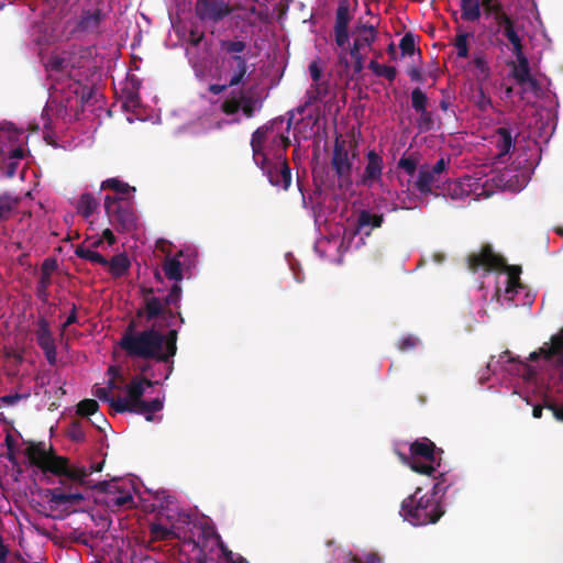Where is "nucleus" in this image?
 <instances>
[{
    "mask_svg": "<svg viewBox=\"0 0 563 563\" xmlns=\"http://www.w3.org/2000/svg\"><path fill=\"white\" fill-rule=\"evenodd\" d=\"M156 384H158V382H154L143 376L133 377L126 385L128 398L119 397L118 401H115L117 413H134L139 406L144 401L143 396L145 394V388L153 387Z\"/></svg>",
    "mask_w": 563,
    "mask_h": 563,
    "instance_id": "nucleus-10",
    "label": "nucleus"
},
{
    "mask_svg": "<svg viewBox=\"0 0 563 563\" xmlns=\"http://www.w3.org/2000/svg\"><path fill=\"white\" fill-rule=\"evenodd\" d=\"M16 167H18V162L13 161V159H9V162L5 164V170L3 172V174L7 177L12 178L15 175Z\"/></svg>",
    "mask_w": 563,
    "mask_h": 563,
    "instance_id": "nucleus-63",
    "label": "nucleus"
},
{
    "mask_svg": "<svg viewBox=\"0 0 563 563\" xmlns=\"http://www.w3.org/2000/svg\"><path fill=\"white\" fill-rule=\"evenodd\" d=\"M107 266L112 277L120 278L129 272L131 262L125 253H120L112 256Z\"/></svg>",
    "mask_w": 563,
    "mask_h": 563,
    "instance_id": "nucleus-31",
    "label": "nucleus"
},
{
    "mask_svg": "<svg viewBox=\"0 0 563 563\" xmlns=\"http://www.w3.org/2000/svg\"><path fill=\"white\" fill-rule=\"evenodd\" d=\"M517 57V60L519 63L518 67L514 70V77L516 81L523 86L526 85L527 80H530V69H529V63L527 57L525 56L523 52H521V55H515Z\"/></svg>",
    "mask_w": 563,
    "mask_h": 563,
    "instance_id": "nucleus-38",
    "label": "nucleus"
},
{
    "mask_svg": "<svg viewBox=\"0 0 563 563\" xmlns=\"http://www.w3.org/2000/svg\"><path fill=\"white\" fill-rule=\"evenodd\" d=\"M30 464L40 468L43 473H52L60 477L59 483L65 484L64 477L80 485L88 486L86 479L93 472H100L104 462L92 464L89 468L85 466L70 465L69 459L56 455L52 445L46 446L45 442H31L24 451Z\"/></svg>",
    "mask_w": 563,
    "mask_h": 563,
    "instance_id": "nucleus-2",
    "label": "nucleus"
},
{
    "mask_svg": "<svg viewBox=\"0 0 563 563\" xmlns=\"http://www.w3.org/2000/svg\"><path fill=\"white\" fill-rule=\"evenodd\" d=\"M45 497L48 499L49 503L56 506L77 505L85 499L81 493H65L60 487L46 489Z\"/></svg>",
    "mask_w": 563,
    "mask_h": 563,
    "instance_id": "nucleus-24",
    "label": "nucleus"
},
{
    "mask_svg": "<svg viewBox=\"0 0 563 563\" xmlns=\"http://www.w3.org/2000/svg\"><path fill=\"white\" fill-rule=\"evenodd\" d=\"M229 87H231L229 81L223 85L211 84L208 87V91L211 92L212 95H220V93L224 92Z\"/></svg>",
    "mask_w": 563,
    "mask_h": 563,
    "instance_id": "nucleus-62",
    "label": "nucleus"
},
{
    "mask_svg": "<svg viewBox=\"0 0 563 563\" xmlns=\"http://www.w3.org/2000/svg\"><path fill=\"white\" fill-rule=\"evenodd\" d=\"M222 66L230 74V86L244 85L245 77L250 74V65L245 56H232L222 59Z\"/></svg>",
    "mask_w": 563,
    "mask_h": 563,
    "instance_id": "nucleus-16",
    "label": "nucleus"
},
{
    "mask_svg": "<svg viewBox=\"0 0 563 563\" xmlns=\"http://www.w3.org/2000/svg\"><path fill=\"white\" fill-rule=\"evenodd\" d=\"M443 176L433 174L428 165H422L418 170V177L415 181V188L423 196L434 194L444 195V188L441 187Z\"/></svg>",
    "mask_w": 563,
    "mask_h": 563,
    "instance_id": "nucleus-15",
    "label": "nucleus"
},
{
    "mask_svg": "<svg viewBox=\"0 0 563 563\" xmlns=\"http://www.w3.org/2000/svg\"><path fill=\"white\" fill-rule=\"evenodd\" d=\"M493 143L497 148V157L507 155L514 147V137L509 128L500 126L493 134Z\"/></svg>",
    "mask_w": 563,
    "mask_h": 563,
    "instance_id": "nucleus-25",
    "label": "nucleus"
},
{
    "mask_svg": "<svg viewBox=\"0 0 563 563\" xmlns=\"http://www.w3.org/2000/svg\"><path fill=\"white\" fill-rule=\"evenodd\" d=\"M481 0H461V19L468 22H475L481 18Z\"/></svg>",
    "mask_w": 563,
    "mask_h": 563,
    "instance_id": "nucleus-34",
    "label": "nucleus"
},
{
    "mask_svg": "<svg viewBox=\"0 0 563 563\" xmlns=\"http://www.w3.org/2000/svg\"><path fill=\"white\" fill-rule=\"evenodd\" d=\"M444 479L437 482L430 493L421 495L422 488L418 487L415 493L401 503L400 515L413 526H426L435 523L444 515L445 510L437 497L444 494L449 487L442 486Z\"/></svg>",
    "mask_w": 563,
    "mask_h": 563,
    "instance_id": "nucleus-3",
    "label": "nucleus"
},
{
    "mask_svg": "<svg viewBox=\"0 0 563 563\" xmlns=\"http://www.w3.org/2000/svg\"><path fill=\"white\" fill-rule=\"evenodd\" d=\"M272 128L273 122L257 128L252 133L251 147L253 152V161L256 164V166H264L266 163L267 156L264 153V144L266 142L269 131H272Z\"/></svg>",
    "mask_w": 563,
    "mask_h": 563,
    "instance_id": "nucleus-19",
    "label": "nucleus"
},
{
    "mask_svg": "<svg viewBox=\"0 0 563 563\" xmlns=\"http://www.w3.org/2000/svg\"><path fill=\"white\" fill-rule=\"evenodd\" d=\"M164 401L161 398H154L150 401H143L139 408L134 411L136 415H142L147 421L154 420V412H158L163 409Z\"/></svg>",
    "mask_w": 563,
    "mask_h": 563,
    "instance_id": "nucleus-36",
    "label": "nucleus"
},
{
    "mask_svg": "<svg viewBox=\"0 0 563 563\" xmlns=\"http://www.w3.org/2000/svg\"><path fill=\"white\" fill-rule=\"evenodd\" d=\"M106 13L102 9L84 10L78 21V29L85 33H98Z\"/></svg>",
    "mask_w": 563,
    "mask_h": 563,
    "instance_id": "nucleus-22",
    "label": "nucleus"
},
{
    "mask_svg": "<svg viewBox=\"0 0 563 563\" xmlns=\"http://www.w3.org/2000/svg\"><path fill=\"white\" fill-rule=\"evenodd\" d=\"M141 292L143 297L144 310H137V317H142L144 313L147 321L155 320L159 317L164 319L175 318V312L172 307L175 309L180 307V299L183 294L180 285L175 283L164 298L154 296L153 288L143 287Z\"/></svg>",
    "mask_w": 563,
    "mask_h": 563,
    "instance_id": "nucleus-5",
    "label": "nucleus"
},
{
    "mask_svg": "<svg viewBox=\"0 0 563 563\" xmlns=\"http://www.w3.org/2000/svg\"><path fill=\"white\" fill-rule=\"evenodd\" d=\"M246 42L242 40H221L220 48L229 55L232 56H243L242 53L246 49Z\"/></svg>",
    "mask_w": 563,
    "mask_h": 563,
    "instance_id": "nucleus-39",
    "label": "nucleus"
},
{
    "mask_svg": "<svg viewBox=\"0 0 563 563\" xmlns=\"http://www.w3.org/2000/svg\"><path fill=\"white\" fill-rule=\"evenodd\" d=\"M194 11L201 23L214 26L228 18L233 8L228 0H196Z\"/></svg>",
    "mask_w": 563,
    "mask_h": 563,
    "instance_id": "nucleus-9",
    "label": "nucleus"
},
{
    "mask_svg": "<svg viewBox=\"0 0 563 563\" xmlns=\"http://www.w3.org/2000/svg\"><path fill=\"white\" fill-rule=\"evenodd\" d=\"M468 33H460L455 37L454 46L460 58H466L468 56Z\"/></svg>",
    "mask_w": 563,
    "mask_h": 563,
    "instance_id": "nucleus-47",
    "label": "nucleus"
},
{
    "mask_svg": "<svg viewBox=\"0 0 563 563\" xmlns=\"http://www.w3.org/2000/svg\"><path fill=\"white\" fill-rule=\"evenodd\" d=\"M24 157V150L22 147H14L10 146V148L7 152L5 158L8 159H21Z\"/></svg>",
    "mask_w": 563,
    "mask_h": 563,
    "instance_id": "nucleus-60",
    "label": "nucleus"
},
{
    "mask_svg": "<svg viewBox=\"0 0 563 563\" xmlns=\"http://www.w3.org/2000/svg\"><path fill=\"white\" fill-rule=\"evenodd\" d=\"M448 183V192L449 195L455 199L459 197L460 192L462 190L461 186L456 184L455 181H446Z\"/></svg>",
    "mask_w": 563,
    "mask_h": 563,
    "instance_id": "nucleus-64",
    "label": "nucleus"
},
{
    "mask_svg": "<svg viewBox=\"0 0 563 563\" xmlns=\"http://www.w3.org/2000/svg\"><path fill=\"white\" fill-rule=\"evenodd\" d=\"M496 24L497 32L503 33V35L511 44L514 55H521V52H523V44L521 37L518 34L516 21L507 13L500 15V19L496 22Z\"/></svg>",
    "mask_w": 563,
    "mask_h": 563,
    "instance_id": "nucleus-18",
    "label": "nucleus"
},
{
    "mask_svg": "<svg viewBox=\"0 0 563 563\" xmlns=\"http://www.w3.org/2000/svg\"><path fill=\"white\" fill-rule=\"evenodd\" d=\"M417 113L419 114L417 120L418 128L421 131H430L434 125L432 112L427 109Z\"/></svg>",
    "mask_w": 563,
    "mask_h": 563,
    "instance_id": "nucleus-49",
    "label": "nucleus"
},
{
    "mask_svg": "<svg viewBox=\"0 0 563 563\" xmlns=\"http://www.w3.org/2000/svg\"><path fill=\"white\" fill-rule=\"evenodd\" d=\"M262 103L254 97L245 93L243 90H232L230 96L221 103L220 109L227 115L236 114L242 110L246 118H253L256 108Z\"/></svg>",
    "mask_w": 563,
    "mask_h": 563,
    "instance_id": "nucleus-11",
    "label": "nucleus"
},
{
    "mask_svg": "<svg viewBox=\"0 0 563 563\" xmlns=\"http://www.w3.org/2000/svg\"><path fill=\"white\" fill-rule=\"evenodd\" d=\"M450 164V158L441 157L437 161V163L430 167L432 169L433 174H438L439 176H442L443 173L446 170L448 166Z\"/></svg>",
    "mask_w": 563,
    "mask_h": 563,
    "instance_id": "nucleus-58",
    "label": "nucleus"
},
{
    "mask_svg": "<svg viewBox=\"0 0 563 563\" xmlns=\"http://www.w3.org/2000/svg\"><path fill=\"white\" fill-rule=\"evenodd\" d=\"M99 202L90 192H85L80 196L77 205V211L85 219H88L92 216V213L98 208Z\"/></svg>",
    "mask_w": 563,
    "mask_h": 563,
    "instance_id": "nucleus-35",
    "label": "nucleus"
},
{
    "mask_svg": "<svg viewBox=\"0 0 563 563\" xmlns=\"http://www.w3.org/2000/svg\"><path fill=\"white\" fill-rule=\"evenodd\" d=\"M428 101L429 99L421 88L417 87L411 91V107L416 112L427 110Z\"/></svg>",
    "mask_w": 563,
    "mask_h": 563,
    "instance_id": "nucleus-44",
    "label": "nucleus"
},
{
    "mask_svg": "<svg viewBox=\"0 0 563 563\" xmlns=\"http://www.w3.org/2000/svg\"><path fill=\"white\" fill-rule=\"evenodd\" d=\"M368 68L378 77H385L389 81H394L397 76V69L394 66L380 65L376 60H371Z\"/></svg>",
    "mask_w": 563,
    "mask_h": 563,
    "instance_id": "nucleus-40",
    "label": "nucleus"
},
{
    "mask_svg": "<svg viewBox=\"0 0 563 563\" xmlns=\"http://www.w3.org/2000/svg\"><path fill=\"white\" fill-rule=\"evenodd\" d=\"M77 306L75 303L71 305L70 313L68 314L66 321L62 325V330H66L69 325L77 322Z\"/></svg>",
    "mask_w": 563,
    "mask_h": 563,
    "instance_id": "nucleus-59",
    "label": "nucleus"
},
{
    "mask_svg": "<svg viewBox=\"0 0 563 563\" xmlns=\"http://www.w3.org/2000/svg\"><path fill=\"white\" fill-rule=\"evenodd\" d=\"M399 48L401 51L402 56H411L418 51L421 54L420 49H416V38L411 32L405 33L399 42Z\"/></svg>",
    "mask_w": 563,
    "mask_h": 563,
    "instance_id": "nucleus-43",
    "label": "nucleus"
},
{
    "mask_svg": "<svg viewBox=\"0 0 563 563\" xmlns=\"http://www.w3.org/2000/svg\"><path fill=\"white\" fill-rule=\"evenodd\" d=\"M521 283H520V278H514V279H510V277L507 278V286H506V292L507 294H512V292H517L518 291V288H521Z\"/></svg>",
    "mask_w": 563,
    "mask_h": 563,
    "instance_id": "nucleus-61",
    "label": "nucleus"
},
{
    "mask_svg": "<svg viewBox=\"0 0 563 563\" xmlns=\"http://www.w3.org/2000/svg\"><path fill=\"white\" fill-rule=\"evenodd\" d=\"M57 268L55 258H45L41 266V276L52 277V273Z\"/></svg>",
    "mask_w": 563,
    "mask_h": 563,
    "instance_id": "nucleus-56",
    "label": "nucleus"
},
{
    "mask_svg": "<svg viewBox=\"0 0 563 563\" xmlns=\"http://www.w3.org/2000/svg\"><path fill=\"white\" fill-rule=\"evenodd\" d=\"M36 342L43 352H47L54 347L55 341L49 328V323L45 318H40L37 321V329L35 331Z\"/></svg>",
    "mask_w": 563,
    "mask_h": 563,
    "instance_id": "nucleus-27",
    "label": "nucleus"
},
{
    "mask_svg": "<svg viewBox=\"0 0 563 563\" xmlns=\"http://www.w3.org/2000/svg\"><path fill=\"white\" fill-rule=\"evenodd\" d=\"M75 254L79 258L89 261L93 264H98L101 266L108 265V260L104 256H102L100 253H98L82 244L77 245V247L75 249Z\"/></svg>",
    "mask_w": 563,
    "mask_h": 563,
    "instance_id": "nucleus-37",
    "label": "nucleus"
},
{
    "mask_svg": "<svg viewBox=\"0 0 563 563\" xmlns=\"http://www.w3.org/2000/svg\"><path fill=\"white\" fill-rule=\"evenodd\" d=\"M355 33H356V36L353 41V45H355V49L357 47H360L362 49L366 46L371 47L372 44L378 37V31L375 26L368 25L365 23H361V22L355 26Z\"/></svg>",
    "mask_w": 563,
    "mask_h": 563,
    "instance_id": "nucleus-26",
    "label": "nucleus"
},
{
    "mask_svg": "<svg viewBox=\"0 0 563 563\" xmlns=\"http://www.w3.org/2000/svg\"><path fill=\"white\" fill-rule=\"evenodd\" d=\"M540 356H543L547 361L561 368L563 367V336H553L551 343H545L539 351H534L530 354V361H537Z\"/></svg>",
    "mask_w": 563,
    "mask_h": 563,
    "instance_id": "nucleus-17",
    "label": "nucleus"
},
{
    "mask_svg": "<svg viewBox=\"0 0 563 563\" xmlns=\"http://www.w3.org/2000/svg\"><path fill=\"white\" fill-rule=\"evenodd\" d=\"M93 488L100 493L107 494L106 505L111 510H119L122 507L133 506V496L129 490L121 489L117 484L103 481L97 483Z\"/></svg>",
    "mask_w": 563,
    "mask_h": 563,
    "instance_id": "nucleus-12",
    "label": "nucleus"
},
{
    "mask_svg": "<svg viewBox=\"0 0 563 563\" xmlns=\"http://www.w3.org/2000/svg\"><path fill=\"white\" fill-rule=\"evenodd\" d=\"M18 137V130L11 123H0V163L5 159L8 150Z\"/></svg>",
    "mask_w": 563,
    "mask_h": 563,
    "instance_id": "nucleus-28",
    "label": "nucleus"
},
{
    "mask_svg": "<svg viewBox=\"0 0 563 563\" xmlns=\"http://www.w3.org/2000/svg\"><path fill=\"white\" fill-rule=\"evenodd\" d=\"M68 437L75 442H82L86 439L85 427L80 421H74L68 429Z\"/></svg>",
    "mask_w": 563,
    "mask_h": 563,
    "instance_id": "nucleus-48",
    "label": "nucleus"
},
{
    "mask_svg": "<svg viewBox=\"0 0 563 563\" xmlns=\"http://www.w3.org/2000/svg\"><path fill=\"white\" fill-rule=\"evenodd\" d=\"M419 343H420L419 338H417L412 334H409L399 340L398 349L401 352H407V351H410V350H413L415 347H417Z\"/></svg>",
    "mask_w": 563,
    "mask_h": 563,
    "instance_id": "nucleus-53",
    "label": "nucleus"
},
{
    "mask_svg": "<svg viewBox=\"0 0 563 563\" xmlns=\"http://www.w3.org/2000/svg\"><path fill=\"white\" fill-rule=\"evenodd\" d=\"M396 453L400 461L408 465L413 472L433 478L441 477L444 479V474L438 471L443 450L437 448L430 439L420 438L413 441L409 446L408 455L399 451H396Z\"/></svg>",
    "mask_w": 563,
    "mask_h": 563,
    "instance_id": "nucleus-4",
    "label": "nucleus"
},
{
    "mask_svg": "<svg viewBox=\"0 0 563 563\" xmlns=\"http://www.w3.org/2000/svg\"><path fill=\"white\" fill-rule=\"evenodd\" d=\"M309 74L311 76L312 82H323L322 80V67L320 66L319 59L312 60L309 64Z\"/></svg>",
    "mask_w": 563,
    "mask_h": 563,
    "instance_id": "nucleus-55",
    "label": "nucleus"
},
{
    "mask_svg": "<svg viewBox=\"0 0 563 563\" xmlns=\"http://www.w3.org/2000/svg\"><path fill=\"white\" fill-rule=\"evenodd\" d=\"M104 211L109 223L118 232L130 233L137 229L139 218L132 201H119L107 195L104 197Z\"/></svg>",
    "mask_w": 563,
    "mask_h": 563,
    "instance_id": "nucleus-7",
    "label": "nucleus"
},
{
    "mask_svg": "<svg viewBox=\"0 0 563 563\" xmlns=\"http://www.w3.org/2000/svg\"><path fill=\"white\" fill-rule=\"evenodd\" d=\"M417 165L418 161L412 156H402L397 164L398 168L402 169L409 176L415 175Z\"/></svg>",
    "mask_w": 563,
    "mask_h": 563,
    "instance_id": "nucleus-50",
    "label": "nucleus"
},
{
    "mask_svg": "<svg viewBox=\"0 0 563 563\" xmlns=\"http://www.w3.org/2000/svg\"><path fill=\"white\" fill-rule=\"evenodd\" d=\"M20 205V198L9 192L0 195V223L10 220Z\"/></svg>",
    "mask_w": 563,
    "mask_h": 563,
    "instance_id": "nucleus-30",
    "label": "nucleus"
},
{
    "mask_svg": "<svg viewBox=\"0 0 563 563\" xmlns=\"http://www.w3.org/2000/svg\"><path fill=\"white\" fill-rule=\"evenodd\" d=\"M481 3L484 9L485 15H492L495 22H497L500 19V15L507 14L504 10V5L501 2H497L494 0H481Z\"/></svg>",
    "mask_w": 563,
    "mask_h": 563,
    "instance_id": "nucleus-41",
    "label": "nucleus"
},
{
    "mask_svg": "<svg viewBox=\"0 0 563 563\" xmlns=\"http://www.w3.org/2000/svg\"><path fill=\"white\" fill-rule=\"evenodd\" d=\"M99 410V404L95 399H84L77 405V415L89 418L97 413ZM90 421V419H88Z\"/></svg>",
    "mask_w": 563,
    "mask_h": 563,
    "instance_id": "nucleus-45",
    "label": "nucleus"
},
{
    "mask_svg": "<svg viewBox=\"0 0 563 563\" xmlns=\"http://www.w3.org/2000/svg\"><path fill=\"white\" fill-rule=\"evenodd\" d=\"M352 19L353 14L351 13L349 0H339L335 10L333 32L335 44L341 48H345L349 44V25Z\"/></svg>",
    "mask_w": 563,
    "mask_h": 563,
    "instance_id": "nucleus-13",
    "label": "nucleus"
},
{
    "mask_svg": "<svg viewBox=\"0 0 563 563\" xmlns=\"http://www.w3.org/2000/svg\"><path fill=\"white\" fill-rule=\"evenodd\" d=\"M384 223V214L362 209L357 213L356 232L369 235L373 230L378 229Z\"/></svg>",
    "mask_w": 563,
    "mask_h": 563,
    "instance_id": "nucleus-21",
    "label": "nucleus"
},
{
    "mask_svg": "<svg viewBox=\"0 0 563 563\" xmlns=\"http://www.w3.org/2000/svg\"><path fill=\"white\" fill-rule=\"evenodd\" d=\"M179 256H183L181 251L174 257L167 256L162 265L165 276L170 280L179 282L183 279V268Z\"/></svg>",
    "mask_w": 563,
    "mask_h": 563,
    "instance_id": "nucleus-32",
    "label": "nucleus"
},
{
    "mask_svg": "<svg viewBox=\"0 0 563 563\" xmlns=\"http://www.w3.org/2000/svg\"><path fill=\"white\" fill-rule=\"evenodd\" d=\"M263 173L267 176L271 185L275 187H280L284 190H287L291 184V169L282 155L279 156V162L272 163L268 158L264 166H258Z\"/></svg>",
    "mask_w": 563,
    "mask_h": 563,
    "instance_id": "nucleus-14",
    "label": "nucleus"
},
{
    "mask_svg": "<svg viewBox=\"0 0 563 563\" xmlns=\"http://www.w3.org/2000/svg\"><path fill=\"white\" fill-rule=\"evenodd\" d=\"M101 189H111L115 192L114 196H110V198H114L119 201H131L136 188L130 186L128 183L120 180L119 178H108L101 183Z\"/></svg>",
    "mask_w": 563,
    "mask_h": 563,
    "instance_id": "nucleus-23",
    "label": "nucleus"
},
{
    "mask_svg": "<svg viewBox=\"0 0 563 563\" xmlns=\"http://www.w3.org/2000/svg\"><path fill=\"white\" fill-rule=\"evenodd\" d=\"M329 81L312 82L309 89L306 91L305 107H310L327 97L329 93Z\"/></svg>",
    "mask_w": 563,
    "mask_h": 563,
    "instance_id": "nucleus-33",
    "label": "nucleus"
},
{
    "mask_svg": "<svg viewBox=\"0 0 563 563\" xmlns=\"http://www.w3.org/2000/svg\"><path fill=\"white\" fill-rule=\"evenodd\" d=\"M467 268L476 273L483 269L486 273L495 271H506L510 279L520 278L521 267L517 265H507L505 258L495 253L490 244H484L478 252H473L467 256Z\"/></svg>",
    "mask_w": 563,
    "mask_h": 563,
    "instance_id": "nucleus-6",
    "label": "nucleus"
},
{
    "mask_svg": "<svg viewBox=\"0 0 563 563\" xmlns=\"http://www.w3.org/2000/svg\"><path fill=\"white\" fill-rule=\"evenodd\" d=\"M140 81L137 79L131 80V88H125L123 90V108L126 111L135 112L139 108H141V98H140Z\"/></svg>",
    "mask_w": 563,
    "mask_h": 563,
    "instance_id": "nucleus-29",
    "label": "nucleus"
},
{
    "mask_svg": "<svg viewBox=\"0 0 563 563\" xmlns=\"http://www.w3.org/2000/svg\"><path fill=\"white\" fill-rule=\"evenodd\" d=\"M205 40V33L198 31L197 29H191L188 34V43L194 47H198L201 42Z\"/></svg>",
    "mask_w": 563,
    "mask_h": 563,
    "instance_id": "nucleus-57",
    "label": "nucleus"
},
{
    "mask_svg": "<svg viewBox=\"0 0 563 563\" xmlns=\"http://www.w3.org/2000/svg\"><path fill=\"white\" fill-rule=\"evenodd\" d=\"M151 538L155 541H166L174 538L175 533L172 529L161 525L152 523L150 527Z\"/></svg>",
    "mask_w": 563,
    "mask_h": 563,
    "instance_id": "nucleus-42",
    "label": "nucleus"
},
{
    "mask_svg": "<svg viewBox=\"0 0 563 563\" xmlns=\"http://www.w3.org/2000/svg\"><path fill=\"white\" fill-rule=\"evenodd\" d=\"M95 396L99 398L101 401L108 402L111 407V409L117 413V407L115 401H118V398H114L110 395V391L106 387H98L95 390Z\"/></svg>",
    "mask_w": 563,
    "mask_h": 563,
    "instance_id": "nucleus-52",
    "label": "nucleus"
},
{
    "mask_svg": "<svg viewBox=\"0 0 563 563\" xmlns=\"http://www.w3.org/2000/svg\"><path fill=\"white\" fill-rule=\"evenodd\" d=\"M544 407L552 411L553 417L563 422V406L558 405L555 401L550 399L549 397L544 398Z\"/></svg>",
    "mask_w": 563,
    "mask_h": 563,
    "instance_id": "nucleus-54",
    "label": "nucleus"
},
{
    "mask_svg": "<svg viewBox=\"0 0 563 563\" xmlns=\"http://www.w3.org/2000/svg\"><path fill=\"white\" fill-rule=\"evenodd\" d=\"M30 395H31L30 391L4 395V396L0 397V408L3 406H14L19 401H21L23 399H27L30 397Z\"/></svg>",
    "mask_w": 563,
    "mask_h": 563,
    "instance_id": "nucleus-51",
    "label": "nucleus"
},
{
    "mask_svg": "<svg viewBox=\"0 0 563 563\" xmlns=\"http://www.w3.org/2000/svg\"><path fill=\"white\" fill-rule=\"evenodd\" d=\"M177 339L176 329L169 330L166 334L154 327L136 331V323L132 320L126 325L119 345L130 357L169 363L177 353Z\"/></svg>",
    "mask_w": 563,
    "mask_h": 563,
    "instance_id": "nucleus-1",
    "label": "nucleus"
},
{
    "mask_svg": "<svg viewBox=\"0 0 563 563\" xmlns=\"http://www.w3.org/2000/svg\"><path fill=\"white\" fill-rule=\"evenodd\" d=\"M367 163L361 179V184L371 187L374 183L382 179L384 162L383 157L375 151H368L366 154Z\"/></svg>",
    "mask_w": 563,
    "mask_h": 563,
    "instance_id": "nucleus-20",
    "label": "nucleus"
},
{
    "mask_svg": "<svg viewBox=\"0 0 563 563\" xmlns=\"http://www.w3.org/2000/svg\"><path fill=\"white\" fill-rule=\"evenodd\" d=\"M52 284V277L48 276H40V279L36 285V297L43 302L47 303L49 298L48 288Z\"/></svg>",
    "mask_w": 563,
    "mask_h": 563,
    "instance_id": "nucleus-46",
    "label": "nucleus"
},
{
    "mask_svg": "<svg viewBox=\"0 0 563 563\" xmlns=\"http://www.w3.org/2000/svg\"><path fill=\"white\" fill-rule=\"evenodd\" d=\"M354 157L355 153L350 157L345 141L336 139L333 146L331 166L338 177V186L340 189H349L353 184L352 167Z\"/></svg>",
    "mask_w": 563,
    "mask_h": 563,
    "instance_id": "nucleus-8",
    "label": "nucleus"
}]
</instances>
